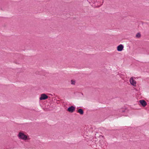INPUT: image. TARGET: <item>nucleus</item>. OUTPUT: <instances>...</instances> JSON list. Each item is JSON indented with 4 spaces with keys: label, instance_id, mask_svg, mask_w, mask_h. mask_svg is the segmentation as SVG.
Wrapping results in <instances>:
<instances>
[{
    "label": "nucleus",
    "instance_id": "9",
    "mask_svg": "<svg viewBox=\"0 0 149 149\" xmlns=\"http://www.w3.org/2000/svg\"><path fill=\"white\" fill-rule=\"evenodd\" d=\"M71 84L72 85H74L75 84V81L73 80H71Z\"/></svg>",
    "mask_w": 149,
    "mask_h": 149
},
{
    "label": "nucleus",
    "instance_id": "5",
    "mask_svg": "<svg viewBox=\"0 0 149 149\" xmlns=\"http://www.w3.org/2000/svg\"><path fill=\"white\" fill-rule=\"evenodd\" d=\"M123 45L122 44H120L117 47V50L118 52H121L123 50Z\"/></svg>",
    "mask_w": 149,
    "mask_h": 149
},
{
    "label": "nucleus",
    "instance_id": "8",
    "mask_svg": "<svg viewBox=\"0 0 149 149\" xmlns=\"http://www.w3.org/2000/svg\"><path fill=\"white\" fill-rule=\"evenodd\" d=\"M141 36V35L140 33H137L136 36V37L137 38H139Z\"/></svg>",
    "mask_w": 149,
    "mask_h": 149
},
{
    "label": "nucleus",
    "instance_id": "3",
    "mask_svg": "<svg viewBox=\"0 0 149 149\" xmlns=\"http://www.w3.org/2000/svg\"><path fill=\"white\" fill-rule=\"evenodd\" d=\"M48 97V96L45 94H42L40 97V100H45L47 99Z\"/></svg>",
    "mask_w": 149,
    "mask_h": 149
},
{
    "label": "nucleus",
    "instance_id": "4",
    "mask_svg": "<svg viewBox=\"0 0 149 149\" xmlns=\"http://www.w3.org/2000/svg\"><path fill=\"white\" fill-rule=\"evenodd\" d=\"M75 109V108L73 106H71L69 107L67 109V111L70 113L73 112Z\"/></svg>",
    "mask_w": 149,
    "mask_h": 149
},
{
    "label": "nucleus",
    "instance_id": "7",
    "mask_svg": "<svg viewBox=\"0 0 149 149\" xmlns=\"http://www.w3.org/2000/svg\"><path fill=\"white\" fill-rule=\"evenodd\" d=\"M77 112L81 115H83L84 113V111L83 110L81 109H79Z\"/></svg>",
    "mask_w": 149,
    "mask_h": 149
},
{
    "label": "nucleus",
    "instance_id": "1",
    "mask_svg": "<svg viewBox=\"0 0 149 149\" xmlns=\"http://www.w3.org/2000/svg\"><path fill=\"white\" fill-rule=\"evenodd\" d=\"M17 136L19 139L24 141L29 139L28 136L25 134L24 132L22 131L19 132Z\"/></svg>",
    "mask_w": 149,
    "mask_h": 149
},
{
    "label": "nucleus",
    "instance_id": "2",
    "mask_svg": "<svg viewBox=\"0 0 149 149\" xmlns=\"http://www.w3.org/2000/svg\"><path fill=\"white\" fill-rule=\"evenodd\" d=\"M135 77H131L130 79V82L131 85L134 86H136V82L135 80Z\"/></svg>",
    "mask_w": 149,
    "mask_h": 149
},
{
    "label": "nucleus",
    "instance_id": "6",
    "mask_svg": "<svg viewBox=\"0 0 149 149\" xmlns=\"http://www.w3.org/2000/svg\"><path fill=\"white\" fill-rule=\"evenodd\" d=\"M139 102L143 107H145L147 105L146 102L144 100H140Z\"/></svg>",
    "mask_w": 149,
    "mask_h": 149
},
{
    "label": "nucleus",
    "instance_id": "10",
    "mask_svg": "<svg viewBox=\"0 0 149 149\" xmlns=\"http://www.w3.org/2000/svg\"><path fill=\"white\" fill-rule=\"evenodd\" d=\"M100 137H102V138H104V136H103L100 135Z\"/></svg>",
    "mask_w": 149,
    "mask_h": 149
}]
</instances>
